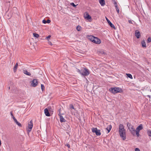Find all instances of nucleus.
I'll return each instance as SVG.
<instances>
[{
  "label": "nucleus",
  "instance_id": "58836bf2",
  "mask_svg": "<svg viewBox=\"0 0 151 151\" xmlns=\"http://www.w3.org/2000/svg\"><path fill=\"white\" fill-rule=\"evenodd\" d=\"M48 43L49 45H52V43L49 40L48 41Z\"/></svg>",
  "mask_w": 151,
  "mask_h": 151
},
{
  "label": "nucleus",
  "instance_id": "473e14b6",
  "mask_svg": "<svg viewBox=\"0 0 151 151\" xmlns=\"http://www.w3.org/2000/svg\"><path fill=\"white\" fill-rule=\"evenodd\" d=\"M90 150L89 151H95L94 148L93 147H91L90 148Z\"/></svg>",
  "mask_w": 151,
  "mask_h": 151
},
{
  "label": "nucleus",
  "instance_id": "79ce46f5",
  "mask_svg": "<svg viewBox=\"0 0 151 151\" xmlns=\"http://www.w3.org/2000/svg\"><path fill=\"white\" fill-rule=\"evenodd\" d=\"M10 114L12 116V117L13 116H14L13 115V114H12V111H11L10 112Z\"/></svg>",
  "mask_w": 151,
  "mask_h": 151
},
{
  "label": "nucleus",
  "instance_id": "cd10ccee",
  "mask_svg": "<svg viewBox=\"0 0 151 151\" xmlns=\"http://www.w3.org/2000/svg\"><path fill=\"white\" fill-rule=\"evenodd\" d=\"M127 76L128 77L130 78L131 79L132 78V75L130 74H127Z\"/></svg>",
  "mask_w": 151,
  "mask_h": 151
},
{
  "label": "nucleus",
  "instance_id": "c03bdc74",
  "mask_svg": "<svg viewBox=\"0 0 151 151\" xmlns=\"http://www.w3.org/2000/svg\"><path fill=\"white\" fill-rule=\"evenodd\" d=\"M71 111V114L73 115V113L72 112V111Z\"/></svg>",
  "mask_w": 151,
  "mask_h": 151
},
{
  "label": "nucleus",
  "instance_id": "2eb2a0df",
  "mask_svg": "<svg viewBox=\"0 0 151 151\" xmlns=\"http://www.w3.org/2000/svg\"><path fill=\"white\" fill-rule=\"evenodd\" d=\"M95 37L93 36H89L88 37V38L90 41L93 42V40Z\"/></svg>",
  "mask_w": 151,
  "mask_h": 151
},
{
  "label": "nucleus",
  "instance_id": "4468645a",
  "mask_svg": "<svg viewBox=\"0 0 151 151\" xmlns=\"http://www.w3.org/2000/svg\"><path fill=\"white\" fill-rule=\"evenodd\" d=\"M85 18L87 20H89L91 19V17L88 13H87L85 16Z\"/></svg>",
  "mask_w": 151,
  "mask_h": 151
},
{
  "label": "nucleus",
  "instance_id": "7c9ffc66",
  "mask_svg": "<svg viewBox=\"0 0 151 151\" xmlns=\"http://www.w3.org/2000/svg\"><path fill=\"white\" fill-rule=\"evenodd\" d=\"M41 86L42 90V91H43L45 90V86L44 85L42 84H41Z\"/></svg>",
  "mask_w": 151,
  "mask_h": 151
},
{
  "label": "nucleus",
  "instance_id": "39448f33",
  "mask_svg": "<svg viewBox=\"0 0 151 151\" xmlns=\"http://www.w3.org/2000/svg\"><path fill=\"white\" fill-rule=\"evenodd\" d=\"M33 127L32 121L31 120L28 123V126L27 128V131L28 133L30 132Z\"/></svg>",
  "mask_w": 151,
  "mask_h": 151
},
{
  "label": "nucleus",
  "instance_id": "b1692460",
  "mask_svg": "<svg viewBox=\"0 0 151 151\" xmlns=\"http://www.w3.org/2000/svg\"><path fill=\"white\" fill-rule=\"evenodd\" d=\"M76 29L78 31H80L81 30V27L79 25H78Z\"/></svg>",
  "mask_w": 151,
  "mask_h": 151
},
{
  "label": "nucleus",
  "instance_id": "c756f323",
  "mask_svg": "<svg viewBox=\"0 0 151 151\" xmlns=\"http://www.w3.org/2000/svg\"><path fill=\"white\" fill-rule=\"evenodd\" d=\"M151 42V38L149 37L147 40V43H149Z\"/></svg>",
  "mask_w": 151,
  "mask_h": 151
},
{
  "label": "nucleus",
  "instance_id": "c9c22d12",
  "mask_svg": "<svg viewBox=\"0 0 151 151\" xmlns=\"http://www.w3.org/2000/svg\"><path fill=\"white\" fill-rule=\"evenodd\" d=\"M12 118L14 120V121L16 122L17 121V120L14 117V116H13L12 117Z\"/></svg>",
  "mask_w": 151,
  "mask_h": 151
},
{
  "label": "nucleus",
  "instance_id": "f3484780",
  "mask_svg": "<svg viewBox=\"0 0 151 151\" xmlns=\"http://www.w3.org/2000/svg\"><path fill=\"white\" fill-rule=\"evenodd\" d=\"M18 63H17L14 66V68H13V70H14V72L15 73L16 72V71L17 70V67H18Z\"/></svg>",
  "mask_w": 151,
  "mask_h": 151
},
{
  "label": "nucleus",
  "instance_id": "f257e3e1",
  "mask_svg": "<svg viewBox=\"0 0 151 151\" xmlns=\"http://www.w3.org/2000/svg\"><path fill=\"white\" fill-rule=\"evenodd\" d=\"M119 133L120 137L123 140L126 139V130L122 124H120L119 127Z\"/></svg>",
  "mask_w": 151,
  "mask_h": 151
},
{
  "label": "nucleus",
  "instance_id": "a878e982",
  "mask_svg": "<svg viewBox=\"0 0 151 151\" xmlns=\"http://www.w3.org/2000/svg\"><path fill=\"white\" fill-rule=\"evenodd\" d=\"M100 53L102 54H104V55H106V52L103 50H101L100 51Z\"/></svg>",
  "mask_w": 151,
  "mask_h": 151
},
{
  "label": "nucleus",
  "instance_id": "dca6fc26",
  "mask_svg": "<svg viewBox=\"0 0 151 151\" xmlns=\"http://www.w3.org/2000/svg\"><path fill=\"white\" fill-rule=\"evenodd\" d=\"M23 73L28 76H30L31 75V73H30L28 72L27 70H23Z\"/></svg>",
  "mask_w": 151,
  "mask_h": 151
},
{
  "label": "nucleus",
  "instance_id": "4be33fe9",
  "mask_svg": "<svg viewBox=\"0 0 151 151\" xmlns=\"http://www.w3.org/2000/svg\"><path fill=\"white\" fill-rule=\"evenodd\" d=\"M69 108L71 110H72V109L74 110L75 111H76V109L74 108L73 105L72 104H70Z\"/></svg>",
  "mask_w": 151,
  "mask_h": 151
},
{
  "label": "nucleus",
  "instance_id": "393cba45",
  "mask_svg": "<svg viewBox=\"0 0 151 151\" xmlns=\"http://www.w3.org/2000/svg\"><path fill=\"white\" fill-rule=\"evenodd\" d=\"M33 35H34V37L36 38H38L39 37V35L38 34H36V33H33Z\"/></svg>",
  "mask_w": 151,
  "mask_h": 151
},
{
  "label": "nucleus",
  "instance_id": "ddd939ff",
  "mask_svg": "<svg viewBox=\"0 0 151 151\" xmlns=\"http://www.w3.org/2000/svg\"><path fill=\"white\" fill-rule=\"evenodd\" d=\"M143 129L142 125V124L139 125L138 126L137 128H136V130L137 131H140V130H141Z\"/></svg>",
  "mask_w": 151,
  "mask_h": 151
},
{
  "label": "nucleus",
  "instance_id": "5701e85b",
  "mask_svg": "<svg viewBox=\"0 0 151 151\" xmlns=\"http://www.w3.org/2000/svg\"><path fill=\"white\" fill-rule=\"evenodd\" d=\"M147 134L148 136L151 137V130H147Z\"/></svg>",
  "mask_w": 151,
  "mask_h": 151
},
{
  "label": "nucleus",
  "instance_id": "423d86ee",
  "mask_svg": "<svg viewBox=\"0 0 151 151\" xmlns=\"http://www.w3.org/2000/svg\"><path fill=\"white\" fill-rule=\"evenodd\" d=\"M92 131L93 133H95L97 136H100L101 134L100 130H98L97 128H93L92 129Z\"/></svg>",
  "mask_w": 151,
  "mask_h": 151
},
{
  "label": "nucleus",
  "instance_id": "2f4dec72",
  "mask_svg": "<svg viewBox=\"0 0 151 151\" xmlns=\"http://www.w3.org/2000/svg\"><path fill=\"white\" fill-rule=\"evenodd\" d=\"M51 37V36L50 35H49L47 37H46L45 39H46V40H48V41H49V40L50 39V38Z\"/></svg>",
  "mask_w": 151,
  "mask_h": 151
},
{
  "label": "nucleus",
  "instance_id": "bb28decb",
  "mask_svg": "<svg viewBox=\"0 0 151 151\" xmlns=\"http://www.w3.org/2000/svg\"><path fill=\"white\" fill-rule=\"evenodd\" d=\"M61 111V108H60L58 110V115L59 116H60V115H62V114H61V113H60Z\"/></svg>",
  "mask_w": 151,
  "mask_h": 151
},
{
  "label": "nucleus",
  "instance_id": "0eeeda50",
  "mask_svg": "<svg viewBox=\"0 0 151 151\" xmlns=\"http://www.w3.org/2000/svg\"><path fill=\"white\" fill-rule=\"evenodd\" d=\"M38 84V81L37 79H34L32 81L31 86L32 87H35Z\"/></svg>",
  "mask_w": 151,
  "mask_h": 151
},
{
  "label": "nucleus",
  "instance_id": "f8f14e48",
  "mask_svg": "<svg viewBox=\"0 0 151 151\" xmlns=\"http://www.w3.org/2000/svg\"><path fill=\"white\" fill-rule=\"evenodd\" d=\"M60 118V121L61 123L65 122H66V120L64 119L62 115L59 116Z\"/></svg>",
  "mask_w": 151,
  "mask_h": 151
},
{
  "label": "nucleus",
  "instance_id": "f704fd0d",
  "mask_svg": "<svg viewBox=\"0 0 151 151\" xmlns=\"http://www.w3.org/2000/svg\"><path fill=\"white\" fill-rule=\"evenodd\" d=\"M115 8H116V11L117 12V13L119 14V9L118 8V7H115Z\"/></svg>",
  "mask_w": 151,
  "mask_h": 151
},
{
  "label": "nucleus",
  "instance_id": "c85d7f7f",
  "mask_svg": "<svg viewBox=\"0 0 151 151\" xmlns=\"http://www.w3.org/2000/svg\"><path fill=\"white\" fill-rule=\"evenodd\" d=\"M139 131L135 130L136 134L137 137H139Z\"/></svg>",
  "mask_w": 151,
  "mask_h": 151
},
{
  "label": "nucleus",
  "instance_id": "aec40b11",
  "mask_svg": "<svg viewBox=\"0 0 151 151\" xmlns=\"http://www.w3.org/2000/svg\"><path fill=\"white\" fill-rule=\"evenodd\" d=\"M50 22V20L49 19H47L46 21L45 19H43L42 21V22L44 24H46V23H49Z\"/></svg>",
  "mask_w": 151,
  "mask_h": 151
},
{
  "label": "nucleus",
  "instance_id": "72a5a7b5",
  "mask_svg": "<svg viewBox=\"0 0 151 151\" xmlns=\"http://www.w3.org/2000/svg\"><path fill=\"white\" fill-rule=\"evenodd\" d=\"M16 124L17 125H18L20 127H22L21 124L19 123L18 121H17L16 122Z\"/></svg>",
  "mask_w": 151,
  "mask_h": 151
},
{
  "label": "nucleus",
  "instance_id": "1a4fd4ad",
  "mask_svg": "<svg viewBox=\"0 0 151 151\" xmlns=\"http://www.w3.org/2000/svg\"><path fill=\"white\" fill-rule=\"evenodd\" d=\"M106 19L110 27L114 29H115L116 28L114 25L106 17Z\"/></svg>",
  "mask_w": 151,
  "mask_h": 151
},
{
  "label": "nucleus",
  "instance_id": "9d476101",
  "mask_svg": "<svg viewBox=\"0 0 151 151\" xmlns=\"http://www.w3.org/2000/svg\"><path fill=\"white\" fill-rule=\"evenodd\" d=\"M135 35L137 38L138 39L139 38L140 35L139 31L137 30H135Z\"/></svg>",
  "mask_w": 151,
  "mask_h": 151
},
{
  "label": "nucleus",
  "instance_id": "9b49d317",
  "mask_svg": "<svg viewBox=\"0 0 151 151\" xmlns=\"http://www.w3.org/2000/svg\"><path fill=\"white\" fill-rule=\"evenodd\" d=\"M44 112L45 115L47 116H50L48 110L47 108H45L44 109Z\"/></svg>",
  "mask_w": 151,
  "mask_h": 151
},
{
  "label": "nucleus",
  "instance_id": "a18cd8bd",
  "mask_svg": "<svg viewBox=\"0 0 151 151\" xmlns=\"http://www.w3.org/2000/svg\"><path fill=\"white\" fill-rule=\"evenodd\" d=\"M9 89H10V87H9Z\"/></svg>",
  "mask_w": 151,
  "mask_h": 151
},
{
  "label": "nucleus",
  "instance_id": "6ab92c4d",
  "mask_svg": "<svg viewBox=\"0 0 151 151\" xmlns=\"http://www.w3.org/2000/svg\"><path fill=\"white\" fill-rule=\"evenodd\" d=\"M112 128V126L111 125H109L108 126L106 129L108 131V133L110 132Z\"/></svg>",
  "mask_w": 151,
  "mask_h": 151
},
{
  "label": "nucleus",
  "instance_id": "e433bc0d",
  "mask_svg": "<svg viewBox=\"0 0 151 151\" xmlns=\"http://www.w3.org/2000/svg\"><path fill=\"white\" fill-rule=\"evenodd\" d=\"M115 7H118L117 4L116 2H115L114 3Z\"/></svg>",
  "mask_w": 151,
  "mask_h": 151
},
{
  "label": "nucleus",
  "instance_id": "7ed1b4c3",
  "mask_svg": "<svg viewBox=\"0 0 151 151\" xmlns=\"http://www.w3.org/2000/svg\"><path fill=\"white\" fill-rule=\"evenodd\" d=\"M127 125L131 133L133 135H134L135 134V130L133 126L129 123H127Z\"/></svg>",
  "mask_w": 151,
  "mask_h": 151
},
{
  "label": "nucleus",
  "instance_id": "4c0bfd02",
  "mask_svg": "<svg viewBox=\"0 0 151 151\" xmlns=\"http://www.w3.org/2000/svg\"><path fill=\"white\" fill-rule=\"evenodd\" d=\"M65 146H67L68 148H70V145L68 144H67Z\"/></svg>",
  "mask_w": 151,
  "mask_h": 151
},
{
  "label": "nucleus",
  "instance_id": "a19ab883",
  "mask_svg": "<svg viewBox=\"0 0 151 151\" xmlns=\"http://www.w3.org/2000/svg\"><path fill=\"white\" fill-rule=\"evenodd\" d=\"M135 151H140V150L138 148H136L135 149Z\"/></svg>",
  "mask_w": 151,
  "mask_h": 151
},
{
  "label": "nucleus",
  "instance_id": "f03ea898",
  "mask_svg": "<svg viewBox=\"0 0 151 151\" xmlns=\"http://www.w3.org/2000/svg\"><path fill=\"white\" fill-rule=\"evenodd\" d=\"M77 71L82 76H88L90 74L89 70L86 68H84L81 70L78 69Z\"/></svg>",
  "mask_w": 151,
  "mask_h": 151
},
{
  "label": "nucleus",
  "instance_id": "412c9836",
  "mask_svg": "<svg viewBox=\"0 0 151 151\" xmlns=\"http://www.w3.org/2000/svg\"><path fill=\"white\" fill-rule=\"evenodd\" d=\"M99 3L102 6H104L105 4L104 0H99Z\"/></svg>",
  "mask_w": 151,
  "mask_h": 151
},
{
  "label": "nucleus",
  "instance_id": "37998d69",
  "mask_svg": "<svg viewBox=\"0 0 151 151\" xmlns=\"http://www.w3.org/2000/svg\"><path fill=\"white\" fill-rule=\"evenodd\" d=\"M128 22L129 23L132 24V22L131 20H129Z\"/></svg>",
  "mask_w": 151,
  "mask_h": 151
},
{
  "label": "nucleus",
  "instance_id": "a211bd4d",
  "mask_svg": "<svg viewBox=\"0 0 151 151\" xmlns=\"http://www.w3.org/2000/svg\"><path fill=\"white\" fill-rule=\"evenodd\" d=\"M141 44L142 46L143 47L145 48L146 47V43L144 40H143L141 42Z\"/></svg>",
  "mask_w": 151,
  "mask_h": 151
},
{
  "label": "nucleus",
  "instance_id": "20e7f679",
  "mask_svg": "<svg viewBox=\"0 0 151 151\" xmlns=\"http://www.w3.org/2000/svg\"><path fill=\"white\" fill-rule=\"evenodd\" d=\"M111 92L114 94L118 93L121 92L122 89L120 88L114 87L110 89Z\"/></svg>",
  "mask_w": 151,
  "mask_h": 151
},
{
  "label": "nucleus",
  "instance_id": "ea45409f",
  "mask_svg": "<svg viewBox=\"0 0 151 151\" xmlns=\"http://www.w3.org/2000/svg\"><path fill=\"white\" fill-rule=\"evenodd\" d=\"M71 5L73 6V7H75L76 6V5L75 4L73 3H72L71 4Z\"/></svg>",
  "mask_w": 151,
  "mask_h": 151
},
{
  "label": "nucleus",
  "instance_id": "6e6552de",
  "mask_svg": "<svg viewBox=\"0 0 151 151\" xmlns=\"http://www.w3.org/2000/svg\"><path fill=\"white\" fill-rule=\"evenodd\" d=\"M93 42L96 44H99L101 43V40L99 38L95 37L93 40Z\"/></svg>",
  "mask_w": 151,
  "mask_h": 151
}]
</instances>
